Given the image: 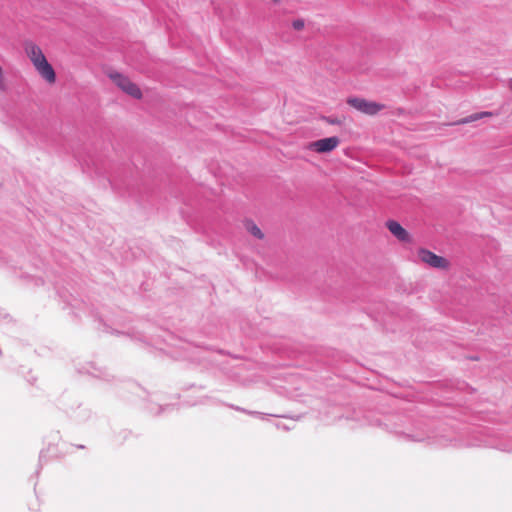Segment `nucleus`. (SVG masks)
<instances>
[{"instance_id": "obj_1", "label": "nucleus", "mask_w": 512, "mask_h": 512, "mask_svg": "<svg viewBox=\"0 0 512 512\" xmlns=\"http://www.w3.org/2000/svg\"><path fill=\"white\" fill-rule=\"evenodd\" d=\"M25 50L39 75L48 83H54L56 80L55 71L40 47L33 43H28Z\"/></svg>"}, {"instance_id": "obj_2", "label": "nucleus", "mask_w": 512, "mask_h": 512, "mask_svg": "<svg viewBox=\"0 0 512 512\" xmlns=\"http://www.w3.org/2000/svg\"><path fill=\"white\" fill-rule=\"evenodd\" d=\"M347 103L367 115H375L384 108V105L358 97L348 98Z\"/></svg>"}, {"instance_id": "obj_3", "label": "nucleus", "mask_w": 512, "mask_h": 512, "mask_svg": "<svg viewBox=\"0 0 512 512\" xmlns=\"http://www.w3.org/2000/svg\"><path fill=\"white\" fill-rule=\"evenodd\" d=\"M111 79L114 81V83L119 88H121L124 92H126L130 96L137 98V99L141 97L142 94H141L139 87L136 84H134L133 82H131L130 79L127 78L126 76L119 74V73H115V74H111Z\"/></svg>"}, {"instance_id": "obj_4", "label": "nucleus", "mask_w": 512, "mask_h": 512, "mask_svg": "<svg viewBox=\"0 0 512 512\" xmlns=\"http://www.w3.org/2000/svg\"><path fill=\"white\" fill-rule=\"evenodd\" d=\"M418 256L422 262L427 263L434 268H446L448 264L445 258L426 249H420Z\"/></svg>"}, {"instance_id": "obj_5", "label": "nucleus", "mask_w": 512, "mask_h": 512, "mask_svg": "<svg viewBox=\"0 0 512 512\" xmlns=\"http://www.w3.org/2000/svg\"><path fill=\"white\" fill-rule=\"evenodd\" d=\"M339 144V139L336 136L319 139L312 143L313 149L318 153H327L332 151Z\"/></svg>"}, {"instance_id": "obj_6", "label": "nucleus", "mask_w": 512, "mask_h": 512, "mask_svg": "<svg viewBox=\"0 0 512 512\" xmlns=\"http://www.w3.org/2000/svg\"><path fill=\"white\" fill-rule=\"evenodd\" d=\"M387 228L389 231L400 241L408 242L410 241L409 233L397 222L394 220H389L387 222Z\"/></svg>"}, {"instance_id": "obj_7", "label": "nucleus", "mask_w": 512, "mask_h": 512, "mask_svg": "<svg viewBox=\"0 0 512 512\" xmlns=\"http://www.w3.org/2000/svg\"><path fill=\"white\" fill-rule=\"evenodd\" d=\"M493 115L492 112H478V113H474V114H471L465 118H462L461 120H459L457 123L458 124H467V123H471V122H474V121H477V120H480L484 117H491Z\"/></svg>"}, {"instance_id": "obj_8", "label": "nucleus", "mask_w": 512, "mask_h": 512, "mask_svg": "<svg viewBox=\"0 0 512 512\" xmlns=\"http://www.w3.org/2000/svg\"><path fill=\"white\" fill-rule=\"evenodd\" d=\"M245 228L250 234H252L258 239H262L264 237L260 228L251 220H247L245 222Z\"/></svg>"}, {"instance_id": "obj_9", "label": "nucleus", "mask_w": 512, "mask_h": 512, "mask_svg": "<svg viewBox=\"0 0 512 512\" xmlns=\"http://www.w3.org/2000/svg\"><path fill=\"white\" fill-rule=\"evenodd\" d=\"M305 26V22L303 19H295L293 22H292V27L299 31L301 29H303Z\"/></svg>"}, {"instance_id": "obj_10", "label": "nucleus", "mask_w": 512, "mask_h": 512, "mask_svg": "<svg viewBox=\"0 0 512 512\" xmlns=\"http://www.w3.org/2000/svg\"><path fill=\"white\" fill-rule=\"evenodd\" d=\"M230 407H231V408H233V409H235V410H237V411H241V412L247 413V414H249V415H261V413H259V412H256V411H247V410H245V409H243V408H241V407H238V406L231 405Z\"/></svg>"}, {"instance_id": "obj_11", "label": "nucleus", "mask_w": 512, "mask_h": 512, "mask_svg": "<svg viewBox=\"0 0 512 512\" xmlns=\"http://www.w3.org/2000/svg\"><path fill=\"white\" fill-rule=\"evenodd\" d=\"M497 448L502 450V451H506V452H511L512 451V446H509L507 444H499L497 446Z\"/></svg>"}, {"instance_id": "obj_12", "label": "nucleus", "mask_w": 512, "mask_h": 512, "mask_svg": "<svg viewBox=\"0 0 512 512\" xmlns=\"http://www.w3.org/2000/svg\"><path fill=\"white\" fill-rule=\"evenodd\" d=\"M326 120H327V122H328L329 124H333V125H338V124H340V123H341V122H340V120H338L337 118L329 117V118H327Z\"/></svg>"}, {"instance_id": "obj_13", "label": "nucleus", "mask_w": 512, "mask_h": 512, "mask_svg": "<svg viewBox=\"0 0 512 512\" xmlns=\"http://www.w3.org/2000/svg\"><path fill=\"white\" fill-rule=\"evenodd\" d=\"M413 440H415V441H421L422 439H421V438H414Z\"/></svg>"}, {"instance_id": "obj_14", "label": "nucleus", "mask_w": 512, "mask_h": 512, "mask_svg": "<svg viewBox=\"0 0 512 512\" xmlns=\"http://www.w3.org/2000/svg\"><path fill=\"white\" fill-rule=\"evenodd\" d=\"M510 83H511V88H512V80L510 81Z\"/></svg>"}]
</instances>
